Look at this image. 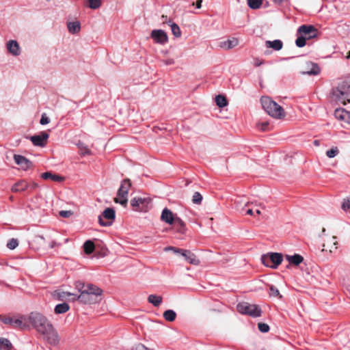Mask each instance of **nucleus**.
I'll list each match as a JSON object with an SVG mask.
<instances>
[{"label": "nucleus", "mask_w": 350, "mask_h": 350, "mask_svg": "<svg viewBox=\"0 0 350 350\" xmlns=\"http://www.w3.org/2000/svg\"><path fill=\"white\" fill-rule=\"evenodd\" d=\"M202 196L199 192H195L192 197V202L194 204H200L202 202Z\"/></svg>", "instance_id": "40"}, {"label": "nucleus", "mask_w": 350, "mask_h": 350, "mask_svg": "<svg viewBox=\"0 0 350 350\" xmlns=\"http://www.w3.org/2000/svg\"><path fill=\"white\" fill-rule=\"evenodd\" d=\"M131 187V183L130 179L126 178L123 180L118 190L117 197L114 199V202L125 207L128 202V193Z\"/></svg>", "instance_id": "3"}, {"label": "nucleus", "mask_w": 350, "mask_h": 350, "mask_svg": "<svg viewBox=\"0 0 350 350\" xmlns=\"http://www.w3.org/2000/svg\"><path fill=\"white\" fill-rule=\"evenodd\" d=\"M215 102L217 106L219 107H224L227 105V100L225 96L222 95H218L215 97Z\"/></svg>", "instance_id": "36"}, {"label": "nucleus", "mask_w": 350, "mask_h": 350, "mask_svg": "<svg viewBox=\"0 0 350 350\" xmlns=\"http://www.w3.org/2000/svg\"><path fill=\"white\" fill-rule=\"evenodd\" d=\"M263 64V61L260 59L259 58H255L254 59V65L255 66H260Z\"/></svg>", "instance_id": "50"}, {"label": "nucleus", "mask_w": 350, "mask_h": 350, "mask_svg": "<svg viewBox=\"0 0 350 350\" xmlns=\"http://www.w3.org/2000/svg\"><path fill=\"white\" fill-rule=\"evenodd\" d=\"M0 321L13 328H24L25 327L22 317L14 319L12 317L0 316Z\"/></svg>", "instance_id": "11"}, {"label": "nucleus", "mask_w": 350, "mask_h": 350, "mask_svg": "<svg viewBox=\"0 0 350 350\" xmlns=\"http://www.w3.org/2000/svg\"><path fill=\"white\" fill-rule=\"evenodd\" d=\"M297 32L307 39L314 38L317 36V29L312 25H301L298 28Z\"/></svg>", "instance_id": "8"}, {"label": "nucleus", "mask_w": 350, "mask_h": 350, "mask_svg": "<svg viewBox=\"0 0 350 350\" xmlns=\"http://www.w3.org/2000/svg\"><path fill=\"white\" fill-rule=\"evenodd\" d=\"M162 18H165V20L163 21V23H167L170 27H171V30H172V34L176 37V38H179L181 36V31H180V27L175 23H174L172 20L169 19L167 20V18L166 16H164L163 15L161 16Z\"/></svg>", "instance_id": "16"}, {"label": "nucleus", "mask_w": 350, "mask_h": 350, "mask_svg": "<svg viewBox=\"0 0 350 350\" xmlns=\"http://www.w3.org/2000/svg\"><path fill=\"white\" fill-rule=\"evenodd\" d=\"M176 217L174 216L173 213L168 209L167 208H165L161 215V220L168 224H172L174 222Z\"/></svg>", "instance_id": "18"}, {"label": "nucleus", "mask_w": 350, "mask_h": 350, "mask_svg": "<svg viewBox=\"0 0 350 350\" xmlns=\"http://www.w3.org/2000/svg\"><path fill=\"white\" fill-rule=\"evenodd\" d=\"M249 204H250V202H247L245 203V206H247Z\"/></svg>", "instance_id": "64"}, {"label": "nucleus", "mask_w": 350, "mask_h": 350, "mask_svg": "<svg viewBox=\"0 0 350 350\" xmlns=\"http://www.w3.org/2000/svg\"><path fill=\"white\" fill-rule=\"evenodd\" d=\"M238 44H239L238 40L237 38H233L230 40H228L226 41L221 42L220 46L221 48L228 50V49L235 47L236 46L238 45Z\"/></svg>", "instance_id": "24"}, {"label": "nucleus", "mask_w": 350, "mask_h": 350, "mask_svg": "<svg viewBox=\"0 0 350 350\" xmlns=\"http://www.w3.org/2000/svg\"><path fill=\"white\" fill-rule=\"evenodd\" d=\"M262 3V0H247L248 6L254 10L260 8Z\"/></svg>", "instance_id": "35"}, {"label": "nucleus", "mask_w": 350, "mask_h": 350, "mask_svg": "<svg viewBox=\"0 0 350 350\" xmlns=\"http://www.w3.org/2000/svg\"><path fill=\"white\" fill-rule=\"evenodd\" d=\"M116 212L112 208H107L103 212V214L98 216V222L102 226H109L115 219Z\"/></svg>", "instance_id": "6"}, {"label": "nucleus", "mask_w": 350, "mask_h": 350, "mask_svg": "<svg viewBox=\"0 0 350 350\" xmlns=\"http://www.w3.org/2000/svg\"><path fill=\"white\" fill-rule=\"evenodd\" d=\"M241 203H242V202H241V201H239V200H236V201H235V204H236V206H237V208L239 207V206Z\"/></svg>", "instance_id": "59"}, {"label": "nucleus", "mask_w": 350, "mask_h": 350, "mask_svg": "<svg viewBox=\"0 0 350 350\" xmlns=\"http://www.w3.org/2000/svg\"><path fill=\"white\" fill-rule=\"evenodd\" d=\"M28 321L49 343L57 345L59 342V339L57 331L52 323L42 314L32 312L28 316Z\"/></svg>", "instance_id": "1"}, {"label": "nucleus", "mask_w": 350, "mask_h": 350, "mask_svg": "<svg viewBox=\"0 0 350 350\" xmlns=\"http://www.w3.org/2000/svg\"><path fill=\"white\" fill-rule=\"evenodd\" d=\"M256 213L259 215V214H260V211L259 209H257L256 211Z\"/></svg>", "instance_id": "62"}, {"label": "nucleus", "mask_w": 350, "mask_h": 350, "mask_svg": "<svg viewBox=\"0 0 350 350\" xmlns=\"http://www.w3.org/2000/svg\"><path fill=\"white\" fill-rule=\"evenodd\" d=\"M18 241L16 239H12L7 243V247L10 250H14L18 246Z\"/></svg>", "instance_id": "45"}, {"label": "nucleus", "mask_w": 350, "mask_h": 350, "mask_svg": "<svg viewBox=\"0 0 350 350\" xmlns=\"http://www.w3.org/2000/svg\"><path fill=\"white\" fill-rule=\"evenodd\" d=\"M38 238L41 239H44V237L42 236H38Z\"/></svg>", "instance_id": "63"}, {"label": "nucleus", "mask_w": 350, "mask_h": 350, "mask_svg": "<svg viewBox=\"0 0 350 350\" xmlns=\"http://www.w3.org/2000/svg\"><path fill=\"white\" fill-rule=\"evenodd\" d=\"M246 214L252 215H253V211L251 208H249L246 211Z\"/></svg>", "instance_id": "58"}, {"label": "nucleus", "mask_w": 350, "mask_h": 350, "mask_svg": "<svg viewBox=\"0 0 350 350\" xmlns=\"http://www.w3.org/2000/svg\"><path fill=\"white\" fill-rule=\"evenodd\" d=\"M88 6L90 8L96 10L99 8L101 6V1L100 0H88Z\"/></svg>", "instance_id": "37"}, {"label": "nucleus", "mask_w": 350, "mask_h": 350, "mask_svg": "<svg viewBox=\"0 0 350 350\" xmlns=\"http://www.w3.org/2000/svg\"><path fill=\"white\" fill-rule=\"evenodd\" d=\"M70 307L68 304L66 303H62L57 304L55 307V314H64L66 312L69 310Z\"/></svg>", "instance_id": "29"}, {"label": "nucleus", "mask_w": 350, "mask_h": 350, "mask_svg": "<svg viewBox=\"0 0 350 350\" xmlns=\"http://www.w3.org/2000/svg\"><path fill=\"white\" fill-rule=\"evenodd\" d=\"M180 255L183 256L185 259L191 265H198L200 263L199 259L193 253L189 250H183V252H181Z\"/></svg>", "instance_id": "19"}, {"label": "nucleus", "mask_w": 350, "mask_h": 350, "mask_svg": "<svg viewBox=\"0 0 350 350\" xmlns=\"http://www.w3.org/2000/svg\"><path fill=\"white\" fill-rule=\"evenodd\" d=\"M320 72V68L317 64L312 62H306L300 73L301 75H317Z\"/></svg>", "instance_id": "9"}, {"label": "nucleus", "mask_w": 350, "mask_h": 350, "mask_svg": "<svg viewBox=\"0 0 350 350\" xmlns=\"http://www.w3.org/2000/svg\"><path fill=\"white\" fill-rule=\"evenodd\" d=\"M237 311L243 314H247L252 317H258L261 315L262 310L259 306L251 304L248 302H241L237 306Z\"/></svg>", "instance_id": "4"}, {"label": "nucleus", "mask_w": 350, "mask_h": 350, "mask_svg": "<svg viewBox=\"0 0 350 350\" xmlns=\"http://www.w3.org/2000/svg\"><path fill=\"white\" fill-rule=\"evenodd\" d=\"M148 301L154 306L158 307L162 302V297L157 295H150L148 297Z\"/></svg>", "instance_id": "28"}, {"label": "nucleus", "mask_w": 350, "mask_h": 350, "mask_svg": "<svg viewBox=\"0 0 350 350\" xmlns=\"http://www.w3.org/2000/svg\"><path fill=\"white\" fill-rule=\"evenodd\" d=\"M49 122H50V120L47 117L46 114L45 113H42L41 119L40 120V124L45 125V124L49 123Z\"/></svg>", "instance_id": "47"}, {"label": "nucleus", "mask_w": 350, "mask_h": 350, "mask_svg": "<svg viewBox=\"0 0 350 350\" xmlns=\"http://www.w3.org/2000/svg\"><path fill=\"white\" fill-rule=\"evenodd\" d=\"M265 45L268 48H272L275 51H280L283 46V43L280 40H275L273 41H266Z\"/></svg>", "instance_id": "25"}, {"label": "nucleus", "mask_w": 350, "mask_h": 350, "mask_svg": "<svg viewBox=\"0 0 350 350\" xmlns=\"http://www.w3.org/2000/svg\"><path fill=\"white\" fill-rule=\"evenodd\" d=\"M83 291L87 293L88 292V293L91 294L92 295H95L98 298H100L103 292L100 288L92 284H88L85 291Z\"/></svg>", "instance_id": "22"}, {"label": "nucleus", "mask_w": 350, "mask_h": 350, "mask_svg": "<svg viewBox=\"0 0 350 350\" xmlns=\"http://www.w3.org/2000/svg\"><path fill=\"white\" fill-rule=\"evenodd\" d=\"M163 62L166 66L172 65L174 64V59L169 58L167 59L163 60Z\"/></svg>", "instance_id": "51"}, {"label": "nucleus", "mask_w": 350, "mask_h": 350, "mask_svg": "<svg viewBox=\"0 0 350 350\" xmlns=\"http://www.w3.org/2000/svg\"><path fill=\"white\" fill-rule=\"evenodd\" d=\"M307 38L301 34L295 41V44L298 47H303L306 45V40Z\"/></svg>", "instance_id": "41"}, {"label": "nucleus", "mask_w": 350, "mask_h": 350, "mask_svg": "<svg viewBox=\"0 0 350 350\" xmlns=\"http://www.w3.org/2000/svg\"><path fill=\"white\" fill-rule=\"evenodd\" d=\"M83 249L87 254H92L94 250V244L92 241H86L83 244Z\"/></svg>", "instance_id": "33"}, {"label": "nucleus", "mask_w": 350, "mask_h": 350, "mask_svg": "<svg viewBox=\"0 0 350 350\" xmlns=\"http://www.w3.org/2000/svg\"><path fill=\"white\" fill-rule=\"evenodd\" d=\"M14 160L15 163L23 170H27L32 165V163L29 160L22 155L14 154Z\"/></svg>", "instance_id": "14"}, {"label": "nucleus", "mask_w": 350, "mask_h": 350, "mask_svg": "<svg viewBox=\"0 0 350 350\" xmlns=\"http://www.w3.org/2000/svg\"><path fill=\"white\" fill-rule=\"evenodd\" d=\"M334 115L336 118L344 120L346 122L350 124V111L343 109H337L335 110Z\"/></svg>", "instance_id": "20"}, {"label": "nucleus", "mask_w": 350, "mask_h": 350, "mask_svg": "<svg viewBox=\"0 0 350 350\" xmlns=\"http://www.w3.org/2000/svg\"><path fill=\"white\" fill-rule=\"evenodd\" d=\"M72 215V212L71 211H61L59 212V215L62 217L67 218Z\"/></svg>", "instance_id": "48"}, {"label": "nucleus", "mask_w": 350, "mask_h": 350, "mask_svg": "<svg viewBox=\"0 0 350 350\" xmlns=\"http://www.w3.org/2000/svg\"><path fill=\"white\" fill-rule=\"evenodd\" d=\"M150 202L149 198L135 197L131 200V204L137 211H147Z\"/></svg>", "instance_id": "7"}, {"label": "nucleus", "mask_w": 350, "mask_h": 350, "mask_svg": "<svg viewBox=\"0 0 350 350\" xmlns=\"http://www.w3.org/2000/svg\"><path fill=\"white\" fill-rule=\"evenodd\" d=\"M347 94V92L340 89V88H337L333 90L332 95L333 96L337 99L338 100H342V98Z\"/></svg>", "instance_id": "31"}, {"label": "nucleus", "mask_w": 350, "mask_h": 350, "mask_svg": "<svg viewBox=\"0 0 350 350\" xmlns=\"http://www.w3.org/2000/svg\"><path fill=\"white\" fill-rule=\"evenodd\" d=\"M7 49L12 55L18 56L21 53V49L16 40H10L7 42Z\"/></svg>", "instance_id": "17"}, {"label": "nucleus", "mask_w": 350, "mask_h": 350, "mask_svg": "<svg viewBox=\"0 0 350 350\" xmlns=\"http://www.w3.org/2000/svg\"><path fill=\"white\" fill-rule=\"evenodd\" d=\"M165 251H173L175 254H181V252H183V250L178 249L172 246L166 247L164 249Z\"/></svg>", "instance_id": "46"}, {"label": "nucleus", "mask_w": 350, "mask_h": 350, "mask_svg": "<svg viewBox=\"0 0 350 350\" xmlns=\"http://www.w3.org/2000/svg\"><path fill=\"white\" fill-rule=\"evenodd\" d=\"M12 344L6 338H0V350H11Z\"/></svg>", "instance_id": "32"}, {"label": "nucleus", "mask_w": 350, "mask_h": 350, "mask_svg": "<svg viewBox=\"0 0 350 350\" xmlns=\"http://www.w3.org/2000/svg\"><path fill=\"white\" fill-rule=\"evenodd\" d=\"M49 134L46 132H41L39 135L29 137V139L34 146L44 147L49 139Z\"/></svg>", "instance_id": "12"}, {"label": "nucleus", "mask_w": 350, "mask_h": 350, "mask_svg": "<svg viewBox=\"0 0 350 350\" xmlns=\"http://www.w3.org/2000/svg\"><path fill=\"white\" fill-rule=\"evenodd\" d=\"M202 2V0H198V1H196V8H201Z\"/></svg>", "instance_id": "55"}, {"label": "nucleus", "mask_w": 350, "mask_h": 350, "mask_svg": "<svg viewBox=\"0 0 350 350\" xmlns=\"http://www.w3.org/2000/svg\"><path fill=\"white\" fill-rule=\"evenodd\" d=\"M38 187V185L36 183H32L31 185H29V187H30L32 189H34Z\"/></svg>", "instance_id": "57"}, {"label": "nucleus", "mask_w": 350, "mask_h": 350, "mask_svg": "<svg viewBox=\"0 0 350 350\" xmlns=\"http://www.w3.org/2000/svg\"><path fill=\"white\" fill-rule=\"evenodd\" d=\"M87 284H84L81 281H77L75 282V288L78 290V291L81 293L82 291H85Z\"/></svg>", "instance_id": "43"}, {"label": "nucleus", "mask_w": 350, "mask_h": 350, "mask_svg": "<svg viewBox=\"0 0 350 350\" xmlns=\"http://www.w3.org/2000/svg\"><path fill=\"white\" fill-rule=\"evenodd\" d=\"M164 319L170 322H172L176 319V313L173 310H167L163 313Z\"/></svg>", "instance_id": "30"}, {"label": "nucleus", "mask_w": 350, "mask_h": 350, "mask_svg": "<svg viewBox=\"0 0 350 350\" xmlns=\"http://www.w3.org/2000/svg\"><path fill=\"white\" fill-rule=\"evenodd\" d=\"M342 209L350 213V198L344 199L341 205Z\"/></svg>", "instance_id": "38"}, {"label": "nucleus", "mask_w": 350, "mask_h": 350, "mask_svg": "<svg viewBox=\"0 0 350 350\" xmlns=\"http://www.w3.org/2000/svg\"><path fill=\"white\" fill-rule=\"evenodd\" d=\"M67 295L69 297H71V298L69 299V300H70V301H75L77 300L79 301V298H77L79 295L73 294L71 293H68Z\"/></svg>", "instance_id": "49"}, {"label": "nucleus", "mask_w": 350, "mask_h": 350, "mask_svg": "<svg viewBox=\"0 0 350 350\" xmlns=\"http://www.w3.org/2000/svg\"><path fill=\"white\" fill-rule=\"evenodd\" d=\"M150 36L156 43L161 45L166 44L168 41L167 33L162 29L152 30Z\"/></svg>", "instance_id": "10"}, {"label": "nucleus", "mask_w": 350, "mask_h": 350, "mask_svg": "<svg viewBox=\"0 0 350 350\" xmlns=\"http://www.w3.org/2000/svg\"><path fill=\"white\" fill-rule=\"evenodd\" d=\"M347 59H350V51L348 53V55H347Z\"/></svg>", "instance_id": "61"}, {"label": "nucleus", "mask_w": 350, "mask_h": 350, "mask_svg": "<svg viewBox=\"0 0 350 350\" xmlns=\"http://www.w3.org/2000/svg\"><path fill=\"white\" fill-rule=\"evenodd\" d=\"M41 177L45 180L51 179L55 182H61L64 180L62 176L53 174L51 172H46L41 174Z\"/></svg>", "instance_id": "27"}, {"label": "nucleus", "mask_w": 350, "mask_h": 350, "mask_svg": "<svg viewBox=\"0 0 350 350\" xmlns=\"http://www.w3.org/2000/svg\"><path fill=\"white\" fill-rule=\"evenodd\" d=\"M282 255L280 253H268L261 257L262 263L273 269H276L282 263Z\"/></svg>", "instance_id": "5"}, {"label": "nucleus", "mask_w": 350, "mask_h": 350, "mask_svg": "<svg viewBox=\"0 0 350 350\" xmlns=\"http://www.w3.org/2000/svg\"><path fill=\"white\" fill-rule=\"evenodd\" d=\"M258 329L262 333H266L269 330V326L264 323H259L258 324Z\"/></svg>", "instance_id": "44"}, {"label": "nucleus", "mask_w": 350, "mask_h": 350, "mask_svg": "<svg viewBox=\"0 0 350 350\" xmlns=\"http://www.w3.org/2000/svg\"><path fill=\"white\" fill-rule=\"evenodd\" d=\"M57 245V243H56L55 241H51V243H50V245H49V247H50L51 248H53V247H55Z\"/></svg>", "instance_id": "56"}, {"label": "nucleus", "mask_w": 350, "mask_h": 350, "mask_svg": "<svg viewBox=\"0 0 350 350\" xmlns=\"http://www.w3.org/2000/svg\"><path fill=\"white\" fill-rule=\"evenodd\" d=\"M336 239V237L334 236L329 237L327 239H325L323 244V250H329L330 252H332L333 250H336L338 245Z\"/></svg>", "instance_id": "15"}, {"label": "nucleus", "mask_w": 350, "mask_h": 350, "mask_svg": "<svg viewBox=\"0 0 350 350\" xmlns=\"http://www.w3.org/2000/svg\"><path fill=\"white\" fill-rule=\"evenodd\" d=\"M77 298H79V301L83 304H93L98 302L100 299V298L84 291H82Z\"/></svg>", "instance_id": "13"}, {"label": "nucleus", "mask_w": 350, "mask_h": 350, "mask_svg": "<svg viewBox=\"0 0 350 350\" xmlns=\"http://www.w3.org/2000/svg\"><path fill=\"white\" fill-rule=\"evenodd\" d=\"M68 292H62V293H58V297L59 299H66L68 298L69 296L67 295Z\"/></svg>", "instance_id": "52"}, {"label": "nucleus", "mask_w": 350, "mask_h": 350, "mask_svg": "<svg viewBox=\"0 0 350 350\" xmlns=\"http://www.w3.org/2000/svg\"><path fill=\"white\" fill-rule=\"evenodd\" d=\"M28 188L29 184L25 180H20L12 186V191L13 192H21L25 191Z\"/></svg>", "instance_id": "23"}, {"label": "nucleus", "mask_w": 350, "mask_h": 350, "mask_svg": "<svg viewBox=\"0 0 350 350\" xmlns=\"http://www.w3.org/2000/svg\"><path fill=\"white\" fill-rule=\"evenodd\" d=\"M260 103L263 109L270 116L281 119L284 118L285 113L283 108L269 96H262Z\"/></svg>", "instance_id": "2"}, {"label": "nucleus", "mask_w": 350, "mask_h": 350, "mask_svg": "<svg viewBox=\"0 0 350 350\" xmlns=\"http://www.w3.org/2000/svg\"><path fill=\"white\" fill-rule=\"evenodd\" d=\"M314 145H316V146H319V141H317V140H315V141L314 142Z\"/></svg>", "instance_id": "60"}, {"label": "nucleus", "mask_w": 350, "mask_h": 350, "mask_svg": "<svg viewBox=\"0 0 350 350\" xmlns=\"http://www.w3.org/2000/svg\"><path fill=\"white\" fill-rule=\"evenodd\" d=\"M67 28L70 33H77L81 29L80 23L78 21L69 22L67 23Z\"/></svg>", "instance_id": "26"}, {"label": "nucleus", "mask_w": 350, "mask_h": 350, "mask_svg": "<svg viewBox=\"0 0 350 350\" xmlns=\"http://www.w3.org/2000/svg\"><path fill=\"white\" fill-rule=\"evenodd\" d=\"M286 260L291 265L298 266L304 261V258L300 254L285 255Z\"/></svg>", "instance_id": "21"}, {"label": "nucleus", "mask_w": 350, "mask_h": 350, "mask_svg": "<svg viewBox=\"0 0 350 350\" xmlns=\"http://www.w3.org/2000/svg\"><path fill=\"white\" fill-rule=\"evenodd\" d=\"M260 129L262 131H265L266 130V128L268 126V123L267 122H263V123H261L260 125Z\"/></svg>", "instance_id": "54"}, {"label": "nucleus", "mask_w": 350, "mask_h": 350, "mask_svg": "<svg viewBox=\"0 0 350 350\" xmlns=\"http://www.w3.org/2000/svg\"><path fill=\"white\" fill-rule=\"evenodd\" d=\"M338 149L337 148V147H334V148H332L330 150H327L326 152V155L329 158H334L338 154Z\"/></svg>", "instance_id": "42"}, {"label": "nucleus", "mask_w": 350, "mask_h": 350, "mask_svg": "<svg viewBox=\"0 0 350 350\" xmlns=\"http://www.w3.org/2000/svg\"><path fill=\"white\" fill-rule=\"evenodd\" d=\"M77 147L79 149L81 154H82L83 156L92 154V152L88 148V146L82 142H79L77 144Z\"/></svg>", "instance_id": "34"}, {"label": "nucleus", "mask_w": 350, "mask_h": 350, "mask_svg": "<svg viewBox=\"0 0 350 350\" xmlns=\"http://www.w3.org/2000/svg\"><path fill=\"white\" fill-rule=\"evenodd\" d=\"M174 223H177L178 224V225H180V227H183L185 226V224L184 222L182 221V219L178 217H176L175 218V220H174Z\"/></svg>", "instance_id": "53"}, {"label": "nucleus", "mask_w": 350, "mask_h": 350, "mask_svg": "<svg viewBox=\"0 0 350 350\" xmlns=\"http://www.w3.org/2000/svg\"><path fill=\"white\" fill-rule=\"evenodd\" d=\"M269 295L271 296V297H278L279 298H281L282 297V295H280V292L278 291V289L275 287L273 285H271L269 286Z\"/></svg>", "instance_id": "39"}]
</instances>
